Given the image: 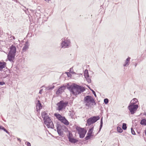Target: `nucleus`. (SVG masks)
Instances as JSON below:
<instances>
[{
  "mask_svg": "<svg viewBox=\"0 0 146 146\" xmlns=\"http://www.w3.org/2000/svg\"><path fill=\"white\" fill-rule=\"evenodd\" d=\"M46 89L47 90H52L54 88V86H49L48 87H46Z\"/></svg>",
  "mask_w": 146,
  "mask_h": 146,
  "instance_id": "nucleus-24",
  "label": "nucleus"
},
{
  "mask_svg": "<svg viewBox=\"0 0 146 146\" xmlns=\"http://www.w3.org/2000/svg\"><path fill=\"white\" fill-rule=\"evenodd\" d=\"M130 58H131L130 57H128L126 59V60L123 65L124 66H127L129 64V61Z\"/></svg>",
  "mask_w": 146,
  "mask_h": 146,
  "instance_id": "nucleus-17",
  "label": "nucleus"
},
{
  "mask_svg": "<svg viewBox=\"0 0 146 146\" xmlns=\"http://www.w3.org/2000/svg\"><path fill=\"white\" fill-rule=\"evenodd\" d=\"M57 131L58 135L60 136H62L63 134V132L61 129V127L60 125L57 124L56 126Z\"/></svg>",
  "mask_w": 146,
  "mask_h": 146,
  "instance_id": "nucleus-11",
  "label": "nucleus"
},
{
  "mask_svg": "<svg viewBox=\"0 0 146 146\" xmlns=\"http://www.w3.org/2000/svg\"><path fill=\"white\" fill-rule=\"evenodd\" d=\"M67 104V102H64L63 101H60L57 104L58 106L57 110L59 111L62 110L64 107H66Z\"/></svg>",
  "mask_w": 146,
  "mask_h": 146,
  "instance_id": "nucleus-7",
  "label": "nucleus"
},
{
  "mask_svg": "<svg viewBox=\"0 0 146 146\" xmlns=\"http://www.w3.org/2000/svg\"><path fill=\"white\" fill-rule=\"evenodd\" d=\"M94 128V127L92 126L91 128H89V131H88L87 133L89 135H92V133L93 131V130Z\"/></svg>",
  "mask_w": 146,
  "mask_h": 146,
  "instance_id": "nucleus-20",
  "label": "nucleus"
},
{
  "mask_svg": "<svg viewBox=\"0 0 146 146\" xmlns=\"http://www.w3.org/2000/svg\"><path fill=\"white\" fill-rule=\"evenodd\" d=\"M37 102L36 104V111H38L42 108V106L40 101L38 100L37 101Z\"/></svg>",
  "mask_w": 146,
  "mask_h": 146,
  "instance_id": "nucleus-12",
  "label": "nucleus"
},
{
  "mask_svg": "<svg viewBox=\"0 0 146 146\" xmlns=\"http://www.w3.org/2000/svg\"><path fill=\"white\" fill-rule=\"evenodd\" d=\"M60 121L66 125H67L69 124V122L64 117Z\"/></svg>",
  "mask_w": 146,
  "mask_h": 146,
  "instance_id": "nucleus-16",
  "label": "nucleus"
},
{
  "mask_svg": "<svg viewBox=\"0 0 146 146\" xmlns=\"http://www.w3.org/2000/svg\"><path fill=\"white\" fill-rule=\"evenodd\" d=\"M143 115L146 116V112H145L144 113Z\"/></svg>",
  "mask_w": 146,
  "mask_h": 146,
  "instance_id": "nucleus-40",
  "label": "nucleus"
},
{
  "mask_svg": "<svg viewBox=\"0 0 146 146\" xmlns=\"http://www.w3.org/2000/svg\"><path fill=\"white\" fill-rule=\"evenodd\" d=\"M76 129L78 131L79 134L85 132L84 129L82 128L78 127L76 128Z\"/></svg>",
  "mask_w": 146,
  "mask_h": 146,
  "instance_id": "nucleus-18",
  "label": "nucleus"
},
{
  "mask_svg": "<svg viewBox=\"0 0 146 146\" xmlns=\"http://www.w3.org/2000/svg\"><path fill=\"white\" fill-rule=\"evenodd\" d=\"M109 102V100L107 98H105L104 100V103L106 104H108Z\"/></svg>",
  "mask_w": 146,
  "mask_h": 146,
  "instance_id": "nucleus-31",
  "label": "nucleus"
},
{
  "mask_svg": "<svg viewBox=\"0 0 146 146\" xmlns=\"http://www.w3.org/2000/svg\"><path fill=\"white\" fill-rule=\"evenodd\" d=\"M28 42L27 41L26 42V44L23 48V50L25 51L26 50L28 49Z\"/></svg>",
  "mask_w": 146,
  "mask_h": 146,
  "instance_id": "nucleus-22",
  "label": "nucleus"
},
{
  "mask_svg": "<svg viewBox=\"0 0 146 146\" xmlns=\"http://www.w3.org/2000/svg\"><path fill=\"white\" fill-rule=\"evenodd\" d=\"M0 129L3 130L4 131H5L6 133L9 134V133L3 127L0 126Z\"/></svg>",
  "mask_w": 146,
  "mask_h": 146,
  "instance_id": "nucleus-26",
  "label": "nucleus"
},
{
  "mask_svg": "<svg viewBox=\"0 0 146 146\" xmlns=\"http://www.w3.org/2000/svg\"><path fill=\"white\" fill-rule=\"evenodd\" d=\"M54 116L57 119L60 121H61L62 119L64 117L62 116L60 114L56 113L54 114Z\"/></svg>",
  "mask_w": 146,
  "mask_h": 146,
  "instance_id": "nucleus-15",
  "label": "nucleus"
},
{
  "mask_svg": "<svg viewBox=\"0 0 146 146\" xmlns=\"http://www.w3.org/2000/svg\"><path fill=\"white\" fill-rule=\"evenodd\" d=\"M18 140H20V141H21V140H20V139H18Z\"/></svg>",
  "mask_w": 146,
  "mask_h": 146,
  "instance_id": "nucleus-41",
  "label": "nucleus"
},
{
  "mask_svg": "<svg viewBox=\"0 0 146 146\" xmlns=\"http://www.w3.org/2000/svg\"><path fill=\"white\" fill-rule=\"evenodd\" d=\"M13 39L14 40H15V37L14 36H12Z\"/></svg>",
  "mask_w": 146,
  "mask_h": 146,
  "instance_id": "nucleus-39",
  "label": "nucleus"
},
{
  "mask_svg": "<svg viewBox=\"0 0 146 146\" xmlns=\"http://www.w3.org/2000/svg\"><path fill=\"white\" fill-rule=\"evenodd\" d=\"M69 141L72 143H76L77 142L78 140L72 138H69Z\"/></svg>",
  "mask_w": 146,
  "mask_h": 146,
  "instance_id": "nucleus-21",
  "label": "nucleus"
},
{
  "mask_svg": "<svg viewBox=\"0 0 146 146\" xmlns=\"http://www.w3.org/2000/svg\"><path fill=\"white\" fill-rule=\"evenodd\" d=\"M138 107V105L137 104L134 105L129 104L128 108L131 114H133L136 111Z\"/></svg>",
  "mask_w": 146,
  "mask_h": 146,
  "instance_id": "nucleus-6",
  "label": "nucleus"
},
{
  "mask_svg": "<svg viewBox=\"0 0 146 146\" xmlns=\"http://www.w3.org/2000/svg\"><path fill=\"white\" fill-rule=\"evenodd\" d=\"M140 123L141 125H146V119H142Z\"/></svg>",
  "mask_w": 146,
  "mask_h": 146,
  "instance_id": "nucleus-25",
  "label": "nucleus"
},
{
  "mask_svg": "<svg viewBox=\"0 0 146 146\" xmlns=\"http://www.w3.org/2000/svg\"><path fill=\"white\" fill-rule=\"evenodd\" d=\"M103 117H102L101 119L100 120V127L99 128V129L98 131V132H99L100 131L101 129L102 128V127L103 126Z\"/></svg>",
  "mask_w": 146,
  "mask_h": 146,
  "instance_id": "nucleus-23",
  "label": "nucleus"
},
{
  "mask_svg": "<svg viewBox=\"0 0 146 146\" xmlns=\"http://www.w3.org/2000/svg\"><path fill=\"white\" fill-rule=\"evenodd\" d=\"M117 131L119 133H121L123 131L122 129L119 127H117Z\"/></svg>",
  "mask_w": 146,
  "mask_h": 146,
  "instance_id": "nucleus-29",
  "label": "nucleus"
},
{
  "mask_svg": "<svg viewBox=\"0 0 146 146\" xmlns=\"http://www.w3.org/2000/svg\"><path fill=\"white\" fill-rule=\"evenodd\" d=\"M5 84V83L3 82H0V85H3Z\"/></svg>",
  "mask_w": 146,
  "mask_h": 146,
  "instance_id": "nucleus-35",
  "label": "nucleus"
},
{
  "mask_svg": "<svg viewBox=\"0 0 146 146\" xmlns=\"http://www.w3.org/2000/svg\"><path fill=\"white\" fill-rule=\"evenodd\" d=\"M84 101L86 103V106L88 107L90 106V104L89 103L94 104V105L96 104L94 99L92 96L89 95L85 96L84 99Z\"/></svg>",
  "mask_w": 146,
  "mask_h": 146,
  "instance_id": "nucleus-3",
  "label": "nucleus"
},
{
  "mask_svg": "<svg viewBox=\"0 0 146 146\" xmlns=\"http://www.w3.org/2000/svg\"><path fill=\"white\" fill-rule=\"evenodd\" d=\"M55 84V83H53V84Z\"/></svg>",
  "mask_w": 146,
  "mask_h": 146,
  "instance_id": "nucleus-43",
  "label": "nucleus"
},
{
  "mask_svg": "<svg viewBox=\"0 0 146 146\" xmlns=\"http://www.w3.org/2000/svg\"><path fill=\"white\" fill-rule=\"evenodd\" d=\"M6 63L5 62H0V71H1L3 68L6 66Z\"/></svg>",
  "mask_w": 146,
  "mask_h": 146,
  "instance_id": "nucleus-14",
  "label": "nucleus"
},
{
  "mask_svg": "<svg viewBox=\"0 0 146 146\" xmlns=\"http://www.w3.org/2000/svg\"><path fill=\"white\" fill-rule=\"evenodd\" d=\"M62 42L61 43V48H66L70 47L71 43L70 40V39L67 38H62Z\"/></svg>",
  "mask_w": 146,
  "mask_h": 146,
  "instance_id": "nucleus-4",
  "label": "nucleus"
},
{
  "mask_svg": "<svg viewBox=\"0 0 146 146\" xmlns=\"http://www.w3.org/2000/svg\"><path fill=\"white\" fill-rule=\"evenodd\" d=\"M92 135H89L88 133L87 134V135L86 136L85 138V139L86 140H89L90 139V137Z\"/></svg>",
  "mask_w": 146,
  "mask_h": 146,
  "instance_id": "nucleus-30",
  "label": "nucleus"
},
{
  "mask_svg": "<svg viewBox=\"0 0 146 146\" xmlns=\"http://www.w3.org/2000/svg\"><path fill=\"white\" fill-rule=\"evenodd\" d=\"M43 90V89H42L40 90L39 93L41 94H42V92Z\"/></svg>",
  "mask_w": 146,
  "mask_h": 146,
  "instance_id": "nucleus-37",
  "label": "nucleus"
},
{
  "mask_svg": "<svg viewBox=\"0 0 146 146\" xmlns=\"http://www.w3.org/2000/svg\"><path fill=\"white\" fill-rule=\"evenodd\" d=\"M68 89L70 92L76 96L85 90L84 87L77 85L75 84H74L73 85L70 86L68 87Z\"/></svg>",
  "mask_w": 146,
  "mask_h": 146,
  "instance_id": "nucleus-1",
  "label": "nucleus"
},
{
  "mask_svg": "<svg viewBox=\"0 0 146 146\" xmlns=\"http://www.w3.org/2000/svg\"><path fill=\"white\" fill-rule=\"evenodd\" d=\"M89 88L90 89V90L92 91L93 94H94V96L95 97H96V93L92 89H90V88Z\"/></svg>",
  "mask_w": 146,
  "mask_h": 146,
  "instance_id": "nucleus-32",
  "label": "nucleus"
},
{
  "mask_svg": "<svg viewBox=\"0 0 146 146\" xmlns=\"http://www.w3.org/2000/svg\"><path fill=\"white\" fill-rule=\"evenodd\" d=\"M43 118L44 122L48 128L53 129L54 127L53 122L46 112L44 111L41 114Z\"/></svg>",
  "mask_w": 146,
  "mask_h": 146,
  "instance_id": "nucleus-2",
  "label": "nucleus"
},
{
  "mask_svg": "<svg viewBox=\"0 0 146 146\" xmlns=\"http://www.w3.org/2000/svg\"><path fill=\"white\" fill-rule=\"evenodd\" d=\"M16 48L13 45H12L10 48V51L9 53L15 54Z\"/></svg>",
  "mask_w": 146,
  "mask_h": 146,
  "instance_id": "nucleus-9",
  "label": "nucleus"
},
{
  "mask_svg": "<svg viewBox=\"0 0 146 146\" xmlns=\"http://www.w3.org/2000/svg\"><path fill=\"white\" fill-rule=\"evenodd\" d=\"M136 65H137V64H136V65H135V67H136Z\"/></svg>",
  "mask_w": 146,
  "mask_h": 146,
  "instance_id": "nucleus-42",
  "label": "nucleus"
},
{
  "mask_svg": "<svg viewBox=\"0 0 146 146\" xmlns=\"http://www.w3.org/2000/svg\"><path fill=\"white\" fill-rule=\"evenodd\" d=\"M131 133L133 135H135V132L132 128H131Z\"/></svg>",
  "mask_w": 146,
  "mask_h": 146,
  "instance_id": "nucleus-33",
  "label": "nucleus"
},
{
  "mask_svg": "<svg viewBox=\"0 0 146 146\" xmlns=\"http://www.w3.org/2000/svg\"><path fill=\"white\" fill-rule=\"evenodd\" d=\"M84 75L85 78H86V80L89 83H90L91 82V80L90 77L88 70H86L84 71Z\"/></svg>",
  "mask_w": 146,
  "mask_h": 146,
  "instance_id": "nucleus-8",
  "label": "nucleus"
},
{
  "mask_svg": "<svg viewBox=\"0 0 146 146\" xmlns=\"http://www.w3.org/2000/svg\"><path fill=\"white\" fill-rule=\"evenodd\" d=\"M85 133L86 132H85L79 134L80 137L81 138H84L85 136Z\"/></svg>",
  "mask_w": 146,
  "mask_h": 146,
  "instance_id": "nucleus-27",
  "label": "nucleus"
},
{
  "mask_svg": "<svg viewBox=\"0 0 146 146\" xmlns=\"http://www.w3.org/2000/svg\"><path fill=\"white\" fill-rule=\"evenodd\" d=\"M137 102H138L137 100V99L135 98L131 101L130 104L136 105L135 104Z\"/></svg>",
  "mask_w": 146,
  "mask_h": 146,
  "instance_id": "nucleus-19",
  "label": "nucleus"
},
{
  "mask_svg": "<svg viewBox=\"0 0 146 146\" xmlns=\"http://www.w3.org/2000/svg\"><path fill=\"white\" fill-rule=\"evenodd\" d=\"M15 54L9 53L7 56L8 60L10 61H13L15 58Z\"/></svg>",
  "mask_w": 146,
  "mask_h": 146,
  "instance_id": "nucleus-13",
  "label": "nucleus"
},
{
  "mask_svg": "<svg viewBox=\"0 0 146 146\" xmlns=\"http://www.w3.org/2000/svg\"><path fill=\"white\" fill-rule=\"evenodd\" d=\"M122 128V129L124 130L126 129L127 127L126 124L125 123H123Z\"/></svg>",
  "mask_w": 146,
  "mask_h": 146,
  "instance_id": "nucleus-28",
  "label": "nucleus"
},
{
  "mask_svg": "<svg viewBox=\"0 0 146 146\" xmlns=\"http://www.w3.org/2000/svg\"><path fill=\"white\" fill-rule=\"evenodd\" d=\"M44 0L48 3H49V1H50V0Z\"/></svg>",
  "mask_w": 146,
  "mask_h": 146,
  "instance_id": "nucleus-38",
  "label": "nucleus"
},
{
  "mask_svg": "<svg viewBox=\"0 0 146 146\" xmlns=\"http://www.w3.org/2000/svg\"><path fill=\"white\" fill-rule=\"evenodd\" d=\"M66 89V87L64 86H62L60 87L58 89L56 92L57 94L59 95L60 94L62 93L64 91V90Z\"/></svg>",
  "mask_w": 146,
  "mask_h": 146,
  "instance_id": "nucleus-10",
  "label": "nucleus"
},
{
  "mask_svg": "<svg viewBox=\"0 0 146 146\" xmlns=\"http://www.w3.org/2000/svg\"><path fill=\"white\" fill-rule=\"evenodd\" d=\"M27 146H31V143L29 142H27Z\"/></svg>",
  "mask_w": 146,
  "mask_h": 146,
  "instance_id": "nucleus-36",
  "label": "nucleus"
},
{
  "mask_svg": "<svg viewBox=\"0 0 146 146\" xmlns=\"http://www.w3.org/2000/svg\"><path fill=\"white\" fill-rule=\"evenodd\" d=\"M72 135V134L70 132H69L68 135V139H69V138H72L71 136Z\"/></svg>",
  "mask_w": 146,
  "mask_h": 146,
  "instance_id": "nucleus-34",
  "label": "nucleus"
},
{
  "mask_svg": "<svg viewBox=\"0 0 146 146\" xmlns=\"http://www.w3.org/2000/svg\"><path fill=\"white\" fill-rule=\"evenodd\" d=\"M100 117L99 116H94L88 118L87 120V123L88 126L93 124L98 120L99 119Z\"/></svg>",
  "mask_w": 146,
  "mask_h": 146,
  "instance_id": "nucleus-5",
  "label": "nucleus"
}]
</instances>
